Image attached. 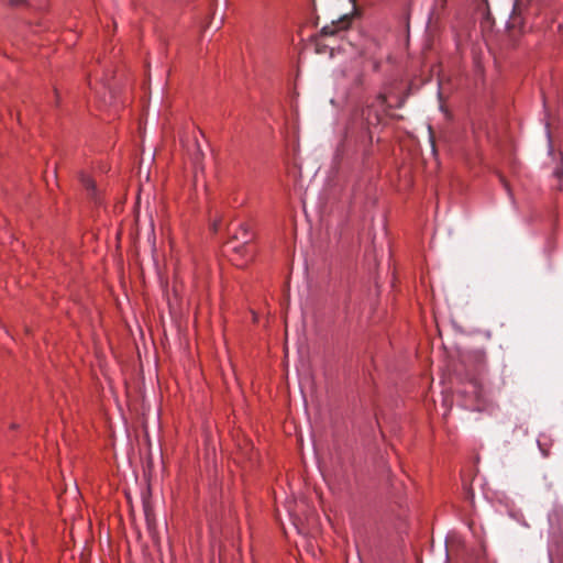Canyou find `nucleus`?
I'll return each mask as SVG.
<instances>
[{"mask_svg":"<svg viewBox=\"0 0 563 563\" xmlns=\"http://www.w3.org/2000/svg\"><path fill=\"white\" fill-rule=\"evenodd\" d=\"M44 0H11V4L13 5H22L26 4L30 7L41 5Z\"/></svg>","mask_w":563,"mask_h":563,"instance_id":"6","label":"nucleus"},{"mask_svg":"<svg viewBox=\"0 0 563 563\" xmlns=\"http://www.w3.org/2000/svg\"><path fill=\"white\" fill-rule=\"evenodd\" d=\"M351 18L347 14L341 16L338 21H332L331 24L324 25L321 29L322 35H334L339 30L347 29Z\"/></svg>","mask_w":563,"mask_h":563,"instance_id":"1","label":"nucleus"},{"mask_svg":"<svg viewBox=\"0 0 563 563\" xmlns=\"http://www.w3.org/2000/svg\"><path fill=\"white\" fill-rule=\"evenodd\" d=\"M235 240H241L242 243L239 245V250H249L250 242L253 240V233L251 232L247 223H241L239 231L234 234Z\"/></svg>","mask_w":563,"mask_h":563,"instance_id":"2","label":"nucleus"},{"mask_svg":"<svg viewBox=\"0 0 563 563\" xmlns=\"http://www.w3.org/2000/svg\"><path fill=\"white\" fill-rule=\"evenodd\" d=\"M554 175L558 177V178H561L563 176V170L561 168H556V170L554 172Z\"/></svg>","mask_w":563,"mask_h":563,"instance_id":"8","label":"nucleus"},{"mask_svg":"<svg viewBox=\"0 0 563 563\" xmlns=\"http://www.w3.org/2000/svg\"><path fill=\"white\" fill-rule=\"evenodd\" d=\"M363 117H364V120L366 121L367 125H369V126L379 121L378 114L375 115V121L373 120V106L368 107L363 112Z\"/></svg>","mask_w":563,"mask_h":563,"instance_id":"5","label":"nucleus"},{"mask_svg":"<svg viewBox=\"0 0 563 563\" xmlns=\"http://www.w3.org/2000/svg\"><path fill=\"white\" fill-rule=\"evenodd\" d=\"M377 101L379 103V106L386 108V97L384 95H380L378 98H377Z\"/></svg>","mask_w":563,"mask_h":563,"instance_id":"7","label":"nucleus"},{"mask_svg":"<svg viewBox=\"0 0 563 563\" xmlns=\"http://www.w3.org/2000/svg\"><path fill=\"white\" fill-rule=\"evenodd\" d=\"M80 180H81V184L84 185V187L95 198V196H96V184H95V181L89 176H87V175H81Z\"/></svg>","mask_w":563,"mask_h":563,"instance_id":"3","label":"nucleus"},{"mask_svg":"<svg viewBox=\"0 0 563 563\" xmlns=\"http://www.w3.org/2000/svg\"><path fill=\"white\" fill-rule=\"evenodd\" d=\"M233 250H234V252L236 254L241 255L242 257H245L246 261L252 260L254 254H255L254 246L252 245L251 242H250V249L249 250H239V245L234 246Z\"/></svg>","mask_w":563,"mask_h":563,"instance_id":"4","label":"nucleus"}]
</instances>
